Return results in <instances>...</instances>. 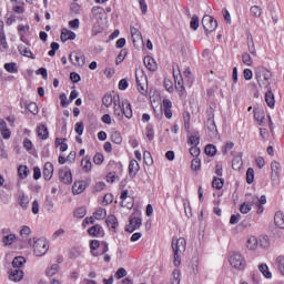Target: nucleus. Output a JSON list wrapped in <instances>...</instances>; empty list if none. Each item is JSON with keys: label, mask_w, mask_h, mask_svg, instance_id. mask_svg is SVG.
Returning a JSON list of instances; mask_svg holds the SVG:
<instances>
[{"label": "nucleus", "mask_w": 284, "mask_h": 284, "mask_svg": "<svg viewBox=\"0 0 284 284\" xmlns=\"http://www.w3.org/2000/svg\"><path fill=\"white\" fill-rule=\"evenodd\" d=\"M69 61H71L72 65L75 68H83L85 65V54L81 51H73L69 55Z\"/></svg>", "instance_id": "nucleus-8"}, {"label": "nucleus", "mask_w": 284, "mask_h": 284, "mask_svg": "<svg viewBox=\"0 0 284 284\" xmlns=\"http://www.w3.org/2000/svg\"><path fill=\"white\" fill-rule=\"evenodd\" d=\"M23 148H24V150L30 152V150H32L34 148V144H32V141L30 139L26 138L23 140Z\"/></svg>", "instance_id": "nucleus-60"}, {"label": "nucleus", "mask_w": 284, "mask_h": 284, "mask_svg": "<svg viewBox=\"0 0 284 284\" xmlns=\"http://www.w3.org/2000/svg\"><path fill=\"white\" fill-rule=\"evenodd\" d=\"M85 214H87V210L83 206L77 209L73 212V216H75V219H83V216H85Z\"/></svg>", "instance_id": "nucleus-48"}, {"label": "nucleus", "mask_w": 284, "mask_h": 284, "mask_svg": "<svg viewBox=\"0 0 284 284\" xmlns=\"http://www.w3.org/2000/svg\"><path fill=\"white\" fill-rule=\"evenodd\" d=\"M4 70L9 72L10 74H17L19 72V69L17 68V63L10 62L4 64Z\"/></svg>", "instance_id": "nucleus-38"}, {"label": "nucleus", "mask_w": 284, "mask_h": 284, "mask_svg": "<svg viewBox=\"0 0 284 284\" xmlns=\"http://www.w3.org/2000/svg\"><path fill=\"white\" fill-rule=\"evenodd\" d=\"M19 52L22 54V57H27L28 59H36L32 51L28 48H19Z\"/></svg>", "instance_id": "nucleus-45"}, {"label": "nucleus", "mask_w": 284, "mask_h": 284, "mask_svg": "<svg viewBox=\"0 0 284 284\" xmlns=\"http://www.w3.org/2000/svg\"><path fill=\"white\" fill-rule=\"evenodd\" d=\"M200 141H201V139L196 135H191L189 138V143H190V145H193V146L199 145Z\"/></svg>", "instance_id": "nucleus-63"}, {"label": "nucleus", "mask_w": 284, "mask_h": 284, "mask_svg": "<svg viewBox=\"0 0 284 284\" xmlns=\"http://www.w3.org/2000/svg\"><path fill=\"white\" fill-rule=\"evenodd\" d=\"M274 223L276 227H280V230H284V213L281 211H277L274 215Z\"/></svg>", "instance_id": "nucleus-21"}, {"label": "nucleus", "mask_w": 284, "mask_h": 284, "mask_svg": "<svg viewBox=\"0 0 284 284\" xmlns=\"http://www.w3.org/2000/svg\"><path fill=\"white\" fill-rule=\"evenodd\" d=\"M229 261L232 267H235V270H245V260L241 253L232 252Z\"/></svg>", "instance_id": "nucleus-7"}, {"label": "nucleus", "mask_w": 284, "mask_h": 284, "mask_svg": "<svg viewBox=\"0 0 284 284\" xmlns=\"http://www.w3.org/2000/svg\"><path fill=\"white\" fill-rule=\"evenodd\" d=\"M233 170H241L243 168V153H239L232 162Z\"/></svg>", "instance_id": "nucleus-27"}, {"label": "nucleus", "mask_w": 284, "mask_h": 284, "mask_svg": "<svg viewBox=\"0 0 284 284\" xmlns=\"http://www.w3.org/2000/svg\"><path fill=\"white\" fill-rule=\"evenodd\" d=\"M113 114L118 121L125 119H132V104L128 100H123L121 103V97L114 95Z\"/></svg>", "instance_id": "nucleus-1"}, {"label": "nucleus", "mask_w": 284, "mask_h": 284, "mask_svg": "<svg viewBox=\"0 0 284 284\" xmlns=\"http://www.w3.org/2000/svg\"><path fill=\"white\" fill-rule=\"evenodd\" d=\"M105 223L108 227H111L112 230H116V227H119V220L114 215H109Z\"/></svg>", "instance_id": "nucleus-28"}, {"label": "nucleus", "mask_w": 284, "mask_h": 284, "mask_svg": "<svg viewBox=\"0 0 284 284\" xmlns=\"http://www.w3.org/2000/svg\"><path fill=\"white\" fill-rule=\"evenodd\" d=\"M265 102L267 103L268 108H274L276 103V100L274 99V93L271 90L265 93Z\"/></svg>", "instance_id": "nucleus-31"}, {"label": "nucleus", "mask_w": 284, "mask_h": 284, "mask_svg": "<svg viewBox=\"0 0 284 284\" xmlns=\"http://www.w3.org/2000/svg\"><path fill=\"white\" fill-rule=\"evenodd\" d=\"M57 272H59V264H53L50 268L47 270L45 274L47 276H54Z\"/></svg>", "instance_id": "nucleus-52"}, {"label": "nucleus", "mask_w": 284, "mask_h": 284, "mask_svg": "<svg viewBox=\"0 0 284 284\" xmlns=\"http://www.w3.org/2000/svg\"><path fill=\"white\" fill-rule=\"evenodd\" d=\"M205 125L211 135H214L216 134V132H219V130L216 129V122H214V114L210 115Z\"/></svg>", "instance_id": "nucleus-18"}, {"label": "nucleus", "mask_w": 284, "mask_h": 284, "mask_svg": "<svg viewBox=\"0 0 284 284\" xmlns=\"http://www.w3.org/2000/svg\"><path fill=\"white\" fill-rule=\"evenodd\" d=\"M142 223L143 221L141 220V217H134L131 215L129 224L125 227V232L132 234V232H135V230H139V227H141Z\"/></svg>", "instance_id": "nucleus-12"}, {"label": "nucleus", "mask_w": 284, "mask_h": 284, "mask_svg": "<svg viewBox=\"0 0 284 284\" xmlns=\"http://www.w3.org/2000/svg\"><path fill=\"white\" fill-rule=\"evenodd\" d=\"M92 256H103L109 250L106 242H99L98 240H92L90 242Z\"/></svg>", "instance_id": "nucleus-6"}, {"label": "nucleus", "mask_w": 284, "mask_h": 284, "mask_svg": "<svg viewBox=\"0 0 284 284\" xmlns=\"http://www.w3.org/2000/svg\"><path fill=\"white\" fill-rule=\"evenodd\" d=\"M192 30H199V16H193L190 22Z\"/></svg>", "instance_id": "nucleus-57"}, {"label": "nucleus", "mask_w": 284, "mask_h": 284, "mask_svg": "<svg viewBox=\"0 0 284 284\" xmlns=\"http://www.w3.org/2000/svg\"><path fill=\"white\" fill-rule=\"evenodd\" d=\"M104 161L103 154L101 153H97L93 158V163H95V165H101Z\"/></svg>", "instance_id": "nucleus-61"}, {"label": "nucleus", "mask_w": 284, "mask_h": 284, "mask_svg": "<svg viewBox=\"0 0 284 284\" xmlns=\"http://www.w3.org/2000/svg\"><path fill=\"white\" fill-rule=\"evenodd\" d=\"M275 263L277 265V272H280L281 276H284V256H277Z\"/></svg>", "instance_id": "nucleus-33"}, {"label": "nucleus", "mask_w": 284, "mask_h": 284, "mask_svg": "<svg viewBox=\"0 0 284 284\" xmlns=\"http://www.w3.org/2000/svg\"><path fill=\"white\" fill-rule=\"evenodd\" d=\"M3 28V21H0V51L8 52V41L6 40V31Z\"/></svg>", "instance_id": "nucleus-14"}, {"label": "nucleus", "mask_w": 284, "mask_h": 284, "mask_svg": "<svg viewBox=\"0 0 284 284\" xmlns=\"http://www.w3.org/2000/svg\"><path fill=\"white\" fill-rule=\"evenodd\" d=\"M172 250H173V264L175 267L181 265V255L185 254V250H187V242L184 237H180L178 240L173 239L172 241Z\"/></svg>", "instance_id": "nucleus-2"}, {"label": "nucleus", "mask_w": 284, "mask_h": 284, "mask_svg": "<svg viewBox=\"0 0 284 284\" xmlns=\"http://www.w3.org/2000/svg\"><path fill=\"white\" fill-rule=\"evenodd\" d=\"M246 183L252 184L254 183V169L248 168L246 171Z\"/></svg>", "instance_id": "nucleus-49"}, {"label": "nucleus", "mask_w": 284, "mask_h": 284, "mask_svg": "<svg viewBox=\"0 0 284 284\" xmlns=\"http://www.w3.org/2000/svg\"><path fill=\"white\" fill-rule=\"evenodd\" d=\"M225 181L221 178H214L212 181V187H214L215 190H223V185H224Z\"/></svg>", "instance_id": "nucleus-39"}, {"label": "nucleus", "mask_w": 284, "mask_h": 284, "mask_svg": "<svg viewBox=\"0 0 284 284\" xmlns=\"http://www.w3.org/2000/svg\"><path fill=\"white\" fill-rule=\"evenodd\" d=\"M246 247L254 252V250L258 247V239H256V236H250L246 241Z\"/></svg>", "instance_id": "nucleus-26"}, {"label": "nucleus", "mask_w": 284, "mask_h": 284, "mask_svg": "<svg viewBox=\"0 0 284 284\" xmlns=\"http://www.w3.org/2000/svg\"><path fill=\"white\" fill-rule=\"evenodd\" d=\"M173 77L175 79V90L180 92V99H185L187 97V92L185 91V87L183 85V78L181 77V69L179 64H173Z\"/></svg>", "instance_id": "nucleus-4"}, {"label": "nucleus", "mask_w": 284, "mask_h": 284, "mask_svg": "<svg viewBox=\"0 0 284 284\" xmlns=\"http://www.w3.org/2000/svg\"><path fill=\"white\" fill-rule=\"evenodd\" d=\"M83 130H84L83 122H78L75 124V132L77 134H79V136L83 134Z\"/></svg>", "instance_id": "nucleus-64"}, {"label": "nucleus", "mask_w": 284, "mask_h": 284, "mask_svg": "<svg viewBox=\"0 0 284 284\" xmlns=\"http://www.w3.org/2000/svg\"><path fill=\"white\" fill-rule=\"evenodd\" d=\"M29 245H32L33 253L37 256H45V254H48V250H50V244L45 239H38V240H36L34 237L30 239Z\"/></svg>", "instance_id": "nucleus-3"}, {"label": "nucleus", "mask_w": 284, "mask_h": 284, "mask_svg": "<svg viewBox=\"0 0 284 284\" xmlns=\"http://www.w3.org/2000/svg\"><path fill=\"white\" fill-rule=\"evenodd\" d=\"M65 141H68V139H61V138L55 139V145H57V148H59V145H60V152L68 151V143H65Z\"/></svg>", "instance_id": "nucleus-34"}, {"label": "nucleus", "mask_w": 284, "mask_h": 284, "mask_svg": "<svg viewBox=\"0 0 284 284\" xmlns=\"http://www.w3.org/2000/svg\"><path fill=\"white\" fill-rule=\"evenodd\" d=\"M242 61H243L244 65L251 67L252 63H253L252 55H250V53H243L242 54Z\"/></svg>", "instance_id": "nucleus-54"}, {"label": "nucleus", "mask_w": 284, "mask_h": 284, "mask_svg": "<svg viewBox=\"0 0 284 284\" xmlns=\"http://www.w3.org/2000/svg\"><path fill=\"white\" fill-rule=\"evenodd\" d=\"M144 65L150 70V72H156L159 70V67L156 65V61H154V58L146 55L144 58Z\"/></svg>", "instance_id": "nucleus-17"}, {"label": "nucleus", "mask_w": 284, "mask_h": 284, "mask_svg": "<svg viewBox=\"0 0 284 284\" xmlns=\"http://www.w3.org/2000/svg\"><path fill=\"white\" fill-rule=\"evenodd\" d=\"M27 110L31 112V114H39V106L37 105L36 102H31L27 105Z\"/></svg>", "instance_id": "nucleus-51"}, {"label": "nucleus", "mask_w": 284, "mask_h": 284, "mask_svg": "<svg viewBox=\"0 0 284 284\" xmlns=\"http://www.w3.org/2000/svg\"><path fill=\"white\" fill-rule=\"evenodd\" d=\"M183 119H184V130H186V132H190V121H191L190 113L184 112L183 113Z\"/></svg>", "instance_id": "nucleus-50"}, {"label": "nucleus", "mask_w": 284, "mask_h": 284, "mask_svg": "<svg viewBox=\"0 0 284 284\" xmlns=\"http://www.w3.org/2000/svg\"><path fill=\"white\" fill-rule=\"evenodd\" d=\"M114 201V195L112 193H106L103 197V205H110Z\"/></svg>", "instance_id": "nucleus-59"}, {"label": "nucleus", "mask_w": 284, "mask_h": 284, "mask_svg": "<svg viewBox=\"0 0 284 284\" xmlns=\"http://www.w3.org/2000/svg\"><path fill=\"white\" fill-rule=\"evenodd\" d=\"M258 243L263 250H267L270 247V237L267 235L261 236Z\"/></svg>", "instance_id": "nucleus-43"}, {"label": "nucleus", "mask_w": 284, "mask_h": 284, "mask_svg": "<svg viewBox=\"0 0 284 284\" xmlns=\"http://www.w3.org/2000/svg\"><path fill=\"white\" fill-rule=\"evenodd\" d=\"M48 126L45 124H41L38 126V136L42 139V141H45L49 136Z\"/></svg>", "instance_id": "nucleus-29"}, {"label": "nucleus", "mask_w": 284, "mask_h": 284, "mask_svg": "<svg viewBox=\"0 0 284 284\" xmlns=\"http://www.w3.org/2000/svg\"><path fill=\"white\" fill-rule=\"evenodd\" d=\"M112 103L114 104V95L112 98V94L110 93L104 94V97L102 98V105H104L105 108H110Z\"/></svg>", "instance_id": "nucleus-35"}, {"label": "nucleus", "mask_w": 284, "mask_h": 284, "mask_svg": "<svg viewBox=\"0 0 284 284\" xmlns=\"http://www.w3.org/2000/svg\"><path fill=\"white\" fill-rule=\"evenodd\" d=\"M258 270L265 278H272V272H270V267H267V264H261L258 266Z\"/></svg>", "instance_id": "nucleus-36"}, {"label": "nucleus", "mask_w": 284, "mask_h": 284, "mask_svg": "<svg viewBox=\"0 0 284 284\" xmlns=\"http://www.w3.org/2000/svg\"><path fill=\"white\" fill-rule=\"evenodd\" d=\"M24 264H26V257L23 256L14 257L12 261L13 270H19L20 267H23Z\"/></svg>", "instance_id": "nucleus-32"}, {"label": "nucleus", "mask_w": 284, "mask_h": 284, "mask_svg": "<svg viewBox=\"0 0 284 284\" xmlns=\"http://www.w3.org/2000/svg\"><path fill=\"white\" fill-rule=\"evenodd\" d=\"M135 81H136V88L140 94H143V95L148 94V89L143 85V83H141V79L139 78V75H135Z\"/></svg>", "instance_id": "nucleus-42"}, {"label": "nucleus", "mask_w": 284, "mask_h": 284, "mask_svg": "<svg viewBox=\"0 0 284 284\" xmlns=\"http://www.w3.org/2000/svg\"><path fill=\"white\" fill-rule=\"evenodd\" d=\"M60 39L63 43H65V41H74L77 33L68 29H62Z\"/></svg>", "instance_id": "nucleus-16"}, {"label": "nucleus", "mask_w": 284, "mask_h": 284, "mask_svg": "<svg viewBox=\"0 0 284 284\" xmlns=\"http://www.w3.org/2000/svg\"><path fill=\"white\" fill-rule=\"evenodd\" d=\"M110 140L112 141V143H115L116 145H121L123 143V136L119 131H112Z\"/></svg>", "instance_id": "nucleus-25"}, {"label": "nucleus", "mask_w": 284, "mask_h": 284, "mask_svg": "<svg viewBox=\"0 0 284 284\" xmlns=\"http://www.w3.org/2000/svg\"><path fill=\"white\" fill-rule=\"evenodd\" d=\"M191 168L194 170V172H199V170H201V160L193 159L191 162Z\"/></svg>", "instance_id": "nucleus-55"}, {"label": "nucleus", "mask_w": 284, "mask_h": 284, "mask_svg": "<svg viewBox=\"0 0 284 284\" xmlns=\"http://www.w3.org/2000/svg\"><path fill=\"white\" fill-rule=\"evenodd\" d=\"M146 139L149 141H154V129L152 128V125L146 126Z\"/></svg>", "instance_id": "nucleus-58"}, {"label": "nucleus", "mask_w": 284, "mask_h": 284, "mask_svg": "<svg viewBox=\"0 0 284 284\" xmlns=\"http://www.w3.org/2000/svg\"><path fill=\"white\" fill-rule=\"evenodd\" d=\"M204 152L207 156H214L216 154V146L213 144H207L204 149Z\"/></svg>", "instance_id": "nucleus-46"}, {"label": "nucleus", "mask_w": 284, "mask_h": 284, "mask_svg": "<svg viewBox=\"0 0 284 284\" xmlns=\"http://www.w3.org/2000/svg\"><path fill=\"white\" fill-rule=\"evenodd\" d=\"M255 78L260 88H268L270 79H272V73L267 71V69L260 68L255 71Z\"/></svg>", "instance_id": "nucleus-5"}, {"label": "nucleus", "mask_w": 284, "mask_h": 284, "mask_svg": "<svg viewBox=\"0 0 284 284\" xmlns=\"http://www.w3.org/2000/svg\"><path fill=\"white\" fill-rule=\"evenodd\" d=\"M88 233L90 234V236H99V234H101V225H93L88 230Z\"/></svg>", "instance_id": "nucleus-44"}, {"label": "nucleus", "mask_w": 284, "mask_h": 284, "mask_svg": "<svg viewBox=\"0 0 284 284\" xmlns=\"http://www.w3.org/2000/svg\"><path fill=\"white\" fill-rule=\"evenodd\" d=\"M18 203L22 207V210H28L30 205V197L23 193H21L18 197Z\"/></svg>", "instance_id": "nucleus-23"}, {"label": "nucleus", "mask_w": 284, "mask_h": 284, "mask_svg": "<svg viewBox=\"0 0 284 284\" xmlns=\"http://www.w3.org/2000/svg\"><path fill=\"white\" fill-rule=\"evenodd\" d=\"M202 26L205 32H214L219 28V22L212 16H204L202 18Z\"/></svg>", "instance_id": "nucleus-9"}, {"label": "nucleus", "mask_w": 284, "mask_h": 284, "mask_svg": "<svg viewBox=\"0 0 284 284\" xmlns=\"http://www.w3.org/2000/svg\"><path fill=\"white\" fill-rule=\"evenodd\" d=\"M24 273L20 268H11L9 271V281H13L14 283H19L23 281Z\"/></svg>", "instance_id": "nucleus-13"}, {"label": "nucleus", "mask_w": 284, "mask_h": 284, "mask_svg": "<svg viewBox=\"0 0 284 284\" xmlns=\"http://www.w3.org/2000/svg\"><path fill=\"white\" fill-rule=\"evenodd\" d=\"M128 52L125 50H122L119 55L115 58V65H119L122 61L125 60Z\"/></svg>", "instance_id": "nucleus-56"}, {"label": "nucleus", "mask_w": 284, "mask_h": 284, "mask_svg": "<svg viewBox=\"0 0 284 284\" xmlns=\"http://www.w3.org/2000/svg\"><path fill=\"white\" fill-rule=\"evenodd\" d=\"M73 194H81L85 191V183L84 182H74L72 186Z\"/></svg>", "instance_id": "nucleus-30"}, {"label": "nucleus", "mask_w": 284, "mask_h": 284, "mask_svg": "<svg viewBox=\"0 0 284 284\" xmlns=\"http://www.w3.org/2000/svg\"><path fill=\"white\" fill-rule=\"evenodd\" d=\"M262 9L258 6L251 7V14L252 17H255V19H258L261 17Z\"/></svg>", "instance_id": "nucleus-53"}, {"label": "nucleus", "mask_w": 284, "mask_h": 284, "mask_svg": "<svg viewBox=\"0 0 284 284\" xmlns=\"http://www.w3.org/2000/svg\"><path fill=\"white\" fill-rule=\"evenodd\" d=\"M44 181H50L54 174V165L51 162H47L42 172Z\"/></svg>", "instance_id": "nucleus-15"}, {"label": "nucleus", "mask_w": 284, "mask_h": 284, "mask_svg": "<svg viewBox=\"0 0 284 284\" xmlns=\"http://www.w3.org/2000/svg\"><path fill=\"white\" fill-rule=\"evenodd\" d=\"M282 166L278 161L271 162V180L273 183H278L281 179Z\"/></svg>", "instance_id": "nucleus-11"}, {"label": "nucleus", "mask_w": 284, "mask_h": 284, "mask_svg": "<svg viewBox=\"0 0 284 284\" xmlns=\"http://www.w3.org/2000/svg\"><path fill=\"white\" fill-rule=\"evenodd\" d=\"M139 170V162H136V160H131L129 163V176L133 179V176H136Z\"/></svg>", "instance_id": "nucleus-19"}, {"label": "nucleus", "mask_w": 284, "mask_h": 284, "mask_svg": "<svg viewBox=\"0 0 284 284\" xmlns=\"http://www.w3.org/2000/svg\"><path fill=\"white\" fill-rule=\"evenodd\" d=\"M17 239L16 234H9V235H3L2 237V243L3 245L8 246V245H12V243H14V240Z\"/></svg>", "instance_id": "nucleus-37"}, {"label": "nucleus", "mask_w": 284, "mask_h": 284, "mask_svg": "<svg viewBox=\"0 0 284 284\" xmlns=\"http://www.w3.org/2000/svg\"><path fill=\"white\" fill-rule=\"evenodd\" d=\"M128 190H124L121 192L120 199L122 201V207H128V210H132V207H134V200L131 199V202L125 203V200L128 199Z\"/></svg>", "instance_id": "nucleus-20"}, {"label": "nucleus", "mask_w": 284, "mask_h": 284, "mask_svg": "<svg viewBox=\"0 0 284 284\" xmlns=\"http://www.w3.org/2000/svg\"><path fill=\"white\" fill-rule=\"evenodd\" d=\"M240 212L241 214H250V212H252L251 204H248L247 202H244L243 204H241Z\"/></svg>", "instance_id": "nucleus-47"}, {"label": "nucleus", "mask_w": 284, "mask_h": 284, "mask_svg": "<svg viewBox=\"0 0 284 284\" xmlns=\"http://www.w3.org/2000/svg\"><path fill=\"white\" fill-rule=\"evenodd\" d=\"M254 119L258 125H263V121H265V111L262 109H255Z\"/></svg>", "instance_id": "nucleus-24"}, {"label": "nucleus", "mask_w": 284, "mask_h": 284, "mask_svg": "<svg viewBox=\"0 0 284 284\" xmlns=\"http://www.w3.org/2000/svg\"><path fill=\"white\" fill-rule=\"evenodd\" d=\"M81 166L84 172H91L92 170V158L90 155H87L81 161Z\"/></svg>", "instance_id": "nucleus-22"}, {"label": "nucleus", "mask_w": 284, "mask_h": 284, "mask_svg": "<svg viewBox=\"0 0 284 284\" xmlns=\"http://www.w3.org/2000/svg\"><path fill=\"white\" fill-rule=\"evenodd\" d=\"M30 234H32V230H30V226H22L20 231V235L26 237V236H30Z\"/></svg>", "instance_id": "nucleus-62"}, {"label": "nucleus", "mask_w": 284, "mask_h": 284, "mask_svg": "<svg viewBox=\"0 0 284 284\" xmlns=\"http://www.w3.org/2000/svg\"><path fill=\"white\" fill-rule=\"evenodd\" d=\"M59 180L65 185L72 184V171L70 170V168L64 166L59 170Z\"/></svg>", "instance_id": "nucleus-10"}, {"label": "nucleus", "mask_w": 284, "mask_h": 284, "mask_svg": "<svg viewBox=\"0 0 284 284\" xmlns=\"http://www.w3.org/2000/svg\"><path fill=\"white\" fill-rule=\"evenodd\" d=\"M28 174H30V170H28V166L26 165H20L18 168V175L21 178V179H28Z\"/></svg>", "instance_id": "nucleus-40"}, {"label": "nucleus", "mask_w": 284, "mask_h": 284, "mask_svg": "<svg viewBox=\"0 0 284 284\" xmlns=\"http://www.w3.org/2000/svg\"><path fill=\"white\" fill-rule=\"evenodd\" d=\"M93 216L97 219V221H101L104 216H108V212L105 209L100 207L93 213Z\"/></svg>", "instance_id": "nucleus-41"}]
</instances>
